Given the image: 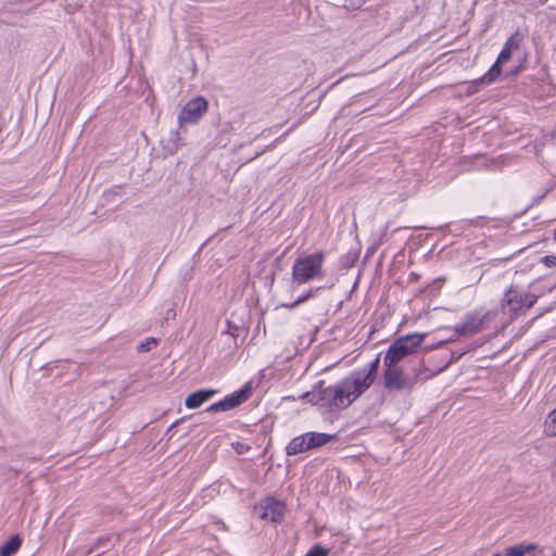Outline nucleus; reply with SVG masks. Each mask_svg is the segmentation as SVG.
<instances>
[{
	"mask_svg": "<svg viewBox=\"0 0 556 556\" xmlns=\"http://www.w3.org/2000/svg\"><path fill=\"white\" fill-rule=\"evenodd\" d=\"M427 333L413 332L395 339L383 356V366L399 364L404 358L417 352Z\"/></svg>",
	"mask_w": 556,
	"mask_h": 556,
	"instance_id": "3",
	"label": "nucleus"
},
{
	"mask_svg": "<svg viewBox=\"0 0 556 556\" xmlns=\"http://www.w3.org/2000/svg\"><path fill=\"white\" fill-rule=\"evenodd\" d=\"M519 48V41L516 36H511L504 45L497 56V63H506L510 60L511 54Z\"/></svg>",
	"mask_w": 556,
	"mask_h": 556,
	"instance_id": "11",
	"label": "nucleus"
},
{
	"mask_svg": "<svg viewBox=\"0 0 556 556\" xmlns=\"http://www.w3.org/2000/svg\"><path fill=\"white\" fill-rule=\"evenodd\" d=\"M208 103L203 97H195L189 100L178 115V123L195 124L206 113Z\"/></svg>",
	"mask_w": 556,
	"mask_h": 556,
	"instance_id": "6",
	"label": "nucleus"
},
{
	"mask_svg": "<svg viewBox=\"0 0 556 556\" xmlns=\"http://www.w3.org/2000/svg\"><path fill=\"white\" fill-rule=\"evenodd\" d=\"M554 239L556 240V229H555V231H554Z\"/></svg>",
	"mask_w": 556,
	"mask_h": 556,
	"instance_id": "24",
	"label": "nucleus"
},
{
	"mask_svg": "<svg viewBox=\"0 0 556 556\" xmlns=\"http://www.w3.org/2000/svg\"><path fill=\"white\" fill-rule=\"evenodd\" d=\"M168 317H173V318L175 317V313H174V311H173V309H168V312H167V318H168Z\"/></svg>",
	"mask_w": 556,
	"mask_h": 556,
	"instance_id": "23",
	"label": "nucleus"
},
{
	"mask_svg": "<svg viewBox=\"0 0 556 556\" xmlns=\"http://www.w3.org/2000/svg\"><path fill=\"white\" fill-rule=\"evenodd\" d=\"M229 409H232V406L227 396L224 400L212 404L207 408V410L212 413L226 412Z\"/></svg>",
	"mask_w": 556,
	"mask_h": 556,
	"instance_id": "18",
	"label": "nucleus"
},
{
	"mask_svg": "<svg viewBox=\"0 0 556 556\" xmlns=\"http://www.w3.org/2000/svg\"><path fill=\"white\" fill-rule=\"evenodd\" d=\"M503 63H497V61L491 66L489 72L481 78L482 81L490 84L497 79L501 74V65Z\"/></svg>",
	"mask_w": 556,
	"mask_h": 556,
	"instance_id": "17",
	"label": "nucleus"
},
{
	"mask_svg": "<svg viewBox=\"0 0 556 556\" xmlns=\"http://www.w3.org/2000/svg\"><path fill=\"white\" fill-rule=\"evenodd\" d=\"M255 510L262 519L276 523L281 521L286 507L282 502L269 497L260 502Z\"/></svg>",
	"mask_w": 556,
	"mask_h": 556,
	"instance_id": "7",
	"label": "nucleus"
},
{
	"mask_svg": "<svg viewBox=\"0 0 556 556\" xmlns=\"http://www.w3.org/2000/svg\"><path fill=\"white\" fill-rule=\"evenodd\" d=\"M544 432L548 437L556 435V408L553 409L544 421Z\"/></svg>",
	"mask_w": 556,
	"mask_h": 556,
	"instance_id": "16",
	"label": "nucleus"
},
{
	"mask_svg": "<svg viewBox=\"0 0 556 556\" xmlns=\"http://www.w3.org/2000/svg\"><path fill=\"white\" fill-rule=\"evenodd\" d=\"M252 393V386L251 383L244 384L240 390L233 392L228 397L229 402L231 403L232 408L239 406L243 402H245Z\"/></svg>",
	"mask_w": 556,
	"mask_h": 556,
	"instance_id": "12",
	"label": "nucleus"
},
{
	"mask_svg": "<svg viewBox=\"0 0 556 556\" xmlns=\"http://www.w3.org/2000/svg\"><path fill=\"white\" fill-rule=\"evenodd\" d=\"M482 319L480 317H468L463 326L458 329L462 333H476L480 331Z\"/></svg>",
	"mask_w": 556,
	"mask_h": 556,
	"instance_id": "13",
	"label": "nucleus"
},
{
	"mask_svg": "<svg viewBox=\"0 0 556 556\" xmlns=\"http://www.w3.org/2000/svg\"><path fill=\"white\" fill-rule=\"evenodd\" d=\"M542 263L545 264L547 267H554L556 265V256L546 255L542 257Z\"/></svg>",
	"mask_w": 556,
	"mask_h": 556,
	"instance_id": "22",
	"label": "nucleus"
},
{
	"mask_svg": "<svg viewBox=\"0 0 556 556\" xmlns=\"http://www.w3.org/2000/svg\"><path fill=\"white\" fill-rule=\"evenodd\" d=\"M533 548V545H515L506 549V556H523Z\"/></svg>",
	"mask_w": 556,
	"mask_h": 556,
	"instance_id": "19",
	"label": "nucleus"
},
{
	"mask_svg": "<svg viewBox=\"0 0 556 556\" xmlns=\"http://www.w3.org/2000/svg\"><path fill=\"white\" fill-rule=\"evenodd\" d=\"M383 384L388 390L403 391L413 389L414 380L401 367L392 364L391 366H384Z\"/></svg>",
	"mask_w": 556,
	"mask_h": 556,
	"instance_id": "5",
	"label": "nucleus"
},
{
	"mask_svg": "<svg viewBox=\"0 0 556 556\" xmlns=\"http://www.w3.org/2000/svg\"><path fill=\"white\" fill-rule=\"evenodd\" d=\"M535 302V296L522 293L517 288L510 287L504 294L501 307L505 315L513 317L522 308H530Z\"/></svg>",
	"mask_w": 556,
	"mask_h": 556,
	"instance_id": "4",
	"label": "nucleus"
},
{
	"mask_svg": "<svg viewBox=\"0 0 556 556\" xmlns=\"http://www.w3.org/2000/svg\"><path fill=\"white\" fill-rule=\"evenodd\" d=\"M324 287L312 288L304 294L300 295L294 302H292L290 304H281V306L288 307V308H294V307L305 303L308 299L314 298L317 294V292L319 290H321Z\"/></svg>",
	"mask_w": 556,
	"mask_h": 556,
	"instance_id": "15",
	"label": "nucleus"
},
{
	"mask_svg": "<svg viewBox=\"0 0 556 556\" xmlns=\"http://www.w3.org/2000/svg\"><path fill=\"white\" fill-rule=\"evenodd\" d=\"M553 556H556V553H553Z\"/></svg>",
	"mask_w": 556,
	"mask_h": 556,
	"instance_id": "26",
	"label": "nucleus"
},
{
	"mask_svg": "<svg viewBox=\"0 0 556 556\" xmlns=\"http://www.w3.org/2000/svg\"><path fill=\"white\" fill-rule=\"evenodd\" d=\"M379 361V356H377L366 368L351 372L334 384L325 386V382L320 380L300 399L317 405L328 413L345 409L374 383L378 374Z\"/></svg>",
	"mask_w": 556,
	"mask_h": 556,
	"instance_id": "1",
	"label": "nucleus"
},
{
	"mask_svg": "<svg viewBox=\"0 0 556 556\" xmlns=\"http://www.w3.org/2000/svg\"><path fill=\"white\" fill-rule=\"evenodd\" d=\"M326 252L299 255L292 265V280L298 285L321 281L326 278Z\"/></svg>",
	"mask_w": 556,
	"mask_h": 556,
	"instance_id": "2",
	"label": "nucleus"
},
{
	"mask_svg": "<svg viewBox=\"0 0 556 556\" xmlns=\"http://www.w3.org/2000/svg\"><path fill=\"white\" fill-rule=\"evenodd\" d=\"M493 556H502V555H501V554H495V555H493Z\"/></svg>",
	"mask_w": 556,
	"mask_h": 556,
	"instance_id": "25",
	"label": "nucleus"
},
{
	"mask_svg": "<svg viewBox=\"0 0 556 556\" xmlns=\"http://www.w3.org/2000/svg\"><path fill=\"white\" fill-rule=\"evenodd\" d=\"M304 434L309 450L326 445L337 437L334 434H327L321 432H306Z\"/></svg>",
	"mask_w": 556,
	"mask_h": 556,
	"instance_id": "9",
	"label": "nucleus"
},
{
	"mask_svg": "<svg viewBox=\"0 0 556 556\" xmlns=\"http://www.w3.org/2000/svg\"><path fill=\"white\" fill-rule=\"evenodd\" d=\"M307 441L305 434L293 438L286 447L287 455H296L308 451Z\"/></svg>",
	"mask_w": 556,
	"mask_h": 556,
	"instance_id": "10",
	"label": "nucleus"
},
{
	"mask_svg": "<svg viewBox=\"0 0 556 556\" xmlns=\"http://www.w3.org/2000/svg\"><path fill=\"white\" fill-rule=\"evenodd\" d=\"M368 0H345L344 7L349 10L361 9Z\"/></svg>",
	"mask_w": 556,
	"mask_h": 556,
	"instance_id": "21",
	"label": "nucleus"
},
{
	"mask_svg": "<svg viewBox=\"0 0 556 556\" xmlns=\"http://www.w3.org/2000/svg\"><path fill=\"white\" fill-rule=\"evenodd\" d=\"M21 539L18 535L12 536L1 548L0 556H11L14 554L21 546Z\"/></svg>",
	"mask_w": 556,
	"mask_h": 556,
	"instance_id": "14",
	"label": "nucleus"
},
{
	"mask_svg": "<svg viewBox=\"0 0 556 556\" xmlns=\"http://www.w3.org/2000/svg\"><path fill=\"white\" fill-rule=\"evenodd\" d=\"M216 394V390L214 389H202L189 394L185 400V405L189 409L198 408L203 403L208 401Z\"/></svg>",
	"mask_w": 556,
	"mask_h": 556,
	"instance_id": "8",
	"label": "nucleus"
},
{
	"mask_svg": "<svg viewBox=\"0 0 556 556\" xmlns=\"http://www.w3.org/2000/svg\"><path fill=\"white\" fill-rule=\"evenodd\" d=\"M157 345V341L154 338H148L146 341L141 342L138 346L139 352H149L153 348Z\"/></svg>",
	"mask_w": 556,
	"mask_h": 556,
	"instance_id": "20",
	"label": "nucleus"
}]
</instances>
